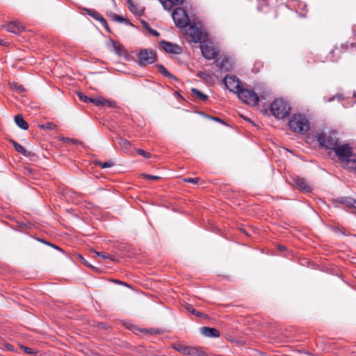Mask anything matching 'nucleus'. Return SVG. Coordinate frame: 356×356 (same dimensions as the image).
Returning a JSON list of instances; mask_svg holds the SVG:
<instances>
[{
    "label": "nucleus",
    "mask_w": 356,
    "mask_h": 356,
    "mask_svg": "<svg viewBox=\"0 0 356 356\" xmlns=\"http://www.w3.org/2000/svg\"><path fill=\"white\" fill-rule=\"evenodd\" d=\"M161 47L168 54H180L182 52V48L174 43L167 41L160 42Z\"/></svg>",
    "instance_id": "nucleus-11"
},
{
    "label": "nucleus",
    "mask_w": 356,
    "mask_h": 356,
    "mask_svg": "<svg viewBox=\"0 0 356 356\" xmlns=\"http://www.w3.org/2000/svg\"><path fill=\"white\" fill-rule=\"evenodd\" d=\"M280 249H281V250H284V247H280Z\"/></svg>",
    "instance_id": "nucleus-50"
},
{
    "label": "nucleus",
    "mask_w": 356,
    "mask_h": 356,
    "mask_svg": "<svg viewBox=\"0 0 356 356\" xmlns=\"http://www.w3.org/2000/svg\"><path fill=\"white\" fill-rule=\"evenodd\" d=\"M98 19L100 21V22L102 23V24L104 26H105L106 28H107L108 24H107V22H106V19H105L104 17H101L100 18H98Z\"/></svg>",
    "instance_id": "nucleus-38"
},
{
    "label": "nucleus",
    "mask_w": 356,
    "mask_h": 356,
    "mask_svg": "<svg viewBox=\"0 0 356 356\" xmlns=\"http://www.w3.org/2000/svg\"><path fill=\"white\" fill-rule=\"evenodd\" d=\"M185 28L186 34L190 38V40L193 42H200L203 36L202 31L195 26V24H188Z\"/></svg>",
    "instance_id": "nucleus-8"
},
{
    "label": "nucleus",
    "mask_w": 356,
    "mask_h": 356,
    "mask_svg": "<svg viewBox=\"0 0 356 356\" xmlns=\"http://www.w3.org/2000/svg\"><path fill=\"white\" fill-rule=\"evenodd\" d=\"M291 111L289 104L282 99H276L270 105V112L278 119L287 116Z\"/></svg>",
    "instance_id": "nucleus-3"
},
{
    "label": "nucleus",
    "mask_w": 356,
    "mask_h": 356,
    "mask_svg": "<svg viewBox=\"0 0 356 356\" xmlns=\"http://www.w3.org/2000/svg\"><path fill=\"white\" fill-rule=\"evenodd\" d=\"M0 44L2 45H6L7 42H5L3 40L0 39Z\"/></svg>",
    "instance_id": "nucleus-42"
},
{
    "label": "nucleus",
    "mask_w": 356,
    "mask_h": 356,
    "mask_svg": "<svg viewBox=\"0 0 356 356\" xmlns=\"http://www.w3.org/2000/svg\"><path fill=\"white\" fill-rule=\"evenodd\" d=\"M200 49L202 56L207 60L214 59L218 56V51L211 44L202 42Z\"/></svg>",
    "instance_id": "nucleus-10"
},
{
    "label": "nucleus",
    "mask_w": 356,
    "mask_h": 356,
    "mask_svg": "<svg viewBox=\"0 0 356 356\" xmlns=\"http://www.w3.org/2000/svg\"><path fill=\"white\" fill-rule=\"evenodd\" d=\"M293 184L299 190L309 193L312 191V187L307 183V181L301 177H296L293 179Z\"/></svg>",
    "instance_id": "nucleus-13"
},
{
    "label": "nucleus",
    "mask_w": 356,
    "mask_h": 356,
    "mask_svg": "<svg viewBox=\"0 0 356 356\" xmlns=\"http://www.w3.org/2000/svg\"><path fill=\"white\" fill-rule=\"evenodd\" d=\"M13 145H14L15 149L19 153L22 154V155H24L25 156H28L30 155V152L29 151H27L23 146H22L19 143L14 141Z\"/></svg>",
    "instance_id": "nucleus-18"
},
{
    "label": "nucleus",
    "mask_w": 356,
    "mask_h": 356,
    "mask_svg": "<svg viewBox=\"0 0 356 356\" xmlns=\"http://www.w3.org/2000/svg\"><path fill=\"white\" fill-rule=\"evenodd\" d=\"M97 165L101 166L102 168H107L112 167L113 165V163L112 161H106V162H104V163L98 162Z\"/></svg>",
    "instance_id": "nucleus-29"
},
{
    "label": "nucleus",
    "mask_w": 356,
    "mask_h": 356,
    "mask_svg": "<svg viewBox=\"0 0 356 356\" xmlns=\"http://www.w3.org/2000/svg\"><path fill=\"white\" fill-rule=\"evenodd\" d=\"M289 126L293 131L304 134L309 131L310 122L302 115H293L289 121Z\"/></svg>",
    "instance_id": "nucleus-2"
},
{
    "label": "nucleus",
    "mask_w": 356,
    "mask_h": 356,
    "mask_svg": "<svg viewBox=\"0 0 356 356\" xmlns=\"http://www.w3.org/2000/svg\"><path fill=\"white\" fill-rule=\"evenodd\" d=\"M85 264H86V266H89V267H91V265L87 264V262H85Z\"/></svg>",
    "instance_id": "nucleus-46"
},
{
    "label": "nucleus",
    "mask_w": 356,
    "mask_h": 356,
    "mask_svg": "<svg viewBox=\"0 0 356 356\" xmlns=\"http://www.w3.org/2000/svg\"><path fill=\"white\" fill-rule=\"evenodd\" d=\"M94 253L98 256V257H100L101 258H102L103 259H111V256L108 254H106L104 252H97V251H94Z\"/></svg>",
    "instance_id": "nucleus-25"
},
{
    "label": "nucleus",
    "mask_w": 356,
    "mask_h": 356,
    "mask_svg": "<svg viewBox=\"0 0 356 356\" xmlns=\"http://www.w3.org/2000/svg\"><path fill=\"white\" fill-rule=\"evenodd\" d=\"M184 181L185 182H188V183H191V184H196L198 183V181H200V178L199 177H194V178H185L184 179Z\"/></svg>",
    "instance_id": "nucleus-30"
},
{
    "label": "nucleus",
    "mask_w": 356,
    "mask_h": 356,
    "mask_svg": "<svg viewBox=\"0 0 356 356\" xmlns=\"http://www.w3.org/2000/svg\"><path fill=\"white\" fill-rule=\"evenodd\" d=\"M149 33H151L154 36H158L159 35V32L156 30L149 29Z\"/></svg>",
    "instance_id": "nucleus-39"
},
{
    "label": "nucleus",
    "mask_w": 356,
    "mask_h": 356,
    "mask_svg": "<svg viewBox=\"0 0 356 356\" xmlns=\"http://www.w3.org/2000/svg\"><path fill=\"white\" fill-rule=\"evenodd\" d=\"M224 83L229 91L234 92L237 95L238 91L242 88V87L240 86L239 80L232 75H227L224 79Z\"/></svg>",
    "instance_id": "nucleus-9"
},
{
    "label": "nucleus",
    "mask_w": 356,
    "mask_h": 356,
    "mask_svg": "<svg viewBox=\"0 0 356 356\" xmlns=\"http://www.w3.org/2000/svg\"><path fill=\"white\" fill-rule=\"evenodd\" d=\"M348 207L353 208L356 211V200L352 198H346L343 202Z\"/></svg>",
    "instance_id": "nucleus-22"
},
{
    "label": "nucleus",
    "mask_w": 356,
    "mask_h": 356,
    "mask_svg": "<svg viewBox=\"0 0 356 356\" xmlns=\"http://www.w3.org/2000/svg\"><path fill=\"white\" fill-rule=\"evenodd\" d=\"M189 312L195 314L196 316H200V313L199 312H196L194 309H192L191 310H190L189 309H188Z\"/></svg>",
    "instance_id": "nucleus-41"
},
{
    "label": "nucleus",
    "mask_w": 356,
    "mask_h": 356,
    "mask_svg": "<svg viewBox=\"0 0 356 356\" xmlns=\"http://www.w3.org/2000/svg\"><path fill=\"white\" fill-rule=\"evenodd\" d=\"M185 353L191 356H205L206 354L200 348L187 346L184 348Z\"/></svg>",
    "instance_id": "nucleus-15"
},
{
    "label": "nucleus",
    "mask_w": 356,
    "mask_h": 356,
    "mask_svg": "<svg viewBox=\"0 0 356 356\" xmlns=\"http://www.w3.org/2000/svg\"><path fill=\"white\" fill-rule=\"evenodd\" d=\"M172 15L176 26L180 28L187 26L189 17L185 10L181 8H177L172 12Z\"/></svg>",
    "instance_id": "nucleus-5"
},
{
    "label": "nucleus",
    "mask_w": 356,
    "mask_h": 356,
    "mask_svg": "<svg viewBox=\"0 0 356 356\" xmlns=\"http://www.w3.org/2000/svg\"><path fill=\"white\" fill-rule=\"evenodd\" d=\"M10 86L13 89L17 90L19 92H22L24 90V86L22 85H19L17 83H12Z\"/></svg>",
    "instance_id": "nucleus-27"
},
{
    "label": "nucleus",
    "mask_w": 356,
    "mask_h": 356,
    "mask_svg": "<svg viewBox=\"0 0 356 356\" xmlns=\"http://www.w3.org/2000/svg\"><path fill=\"white\" fill-rule=\"evenodd\" d=\"M204 73H203V72H200V73H199V76H200V77H202H202H204Z\"/></svg>",
    "instance_id": "nucleus-44"
},
{
    "label": "nucleus",
    "mask_w": 356,
    "mask_h": 356,
    "mask_svg": "<svg viewBox=\"0 0 356 356\" xmlns=\"http://www.w3.org/2000/svg\"><path fill=\"white\" fill-rule=\"evenodd\" d=\"M334 150L339 159L343 162V165L347 167L348 161L354 155L352 154V147L348 144L341 145L338 144Z\"/></svg>",
    "instance_id": "nucleus-4"
},
{
    "label": "nucleus",
    "mask_w": 356,
    "mask_h": 356,
    "mask_svg": "<svg viewBox=\"0 0 356 356\" xmlns=\"http://www.w3.org/2000/svg\"><path fill=\"white\" fill-rule=\"evenodd\" d=\"M111 16L113 20L117 22H122L124 20L123 17L120 16L115 13H113Z\"/></svg>",
    "instance_id": "nucleus-32"
},
{
    "label": "nucleus",
    "mask_w": 356,
    "mask_h": 356,
    "mask_svg": "<svg viewBox=\"0 0 356 356\" xmlns=\"http://www.w3.org/2000/svg\"><path fill=\"white\" fill-rule=\"evenodd\" d=\"M159 72L166 77H172V75L166 70V68L162 65L158 66Z\"/></svg>",
    "instance_id": "nucleus-23"
},
{
    "label": "nucleus",
    "mask_w": 356,
    "mask_h": 356,
    "mask_svg": "<svg viewBox=\"0 0 356 356\" xmlns=\"http://www.w3.org/2000/svg\"><path fill=\"white\" fill-rule=\"evenodd\" d=\"M214 120H215L216 121H218V122H222V120L221 119L218 118H214Z\"/></svg>",
    "instance_id": "nucleus-43"
},
{
    "label": "nucleus",
    "mask_w": 356,
    "mask_h": 356,
    "mask_svg": "<svg viewBox=\"0 0 356 356\" xmlns=\"http://www.w3.org/2000/svg\"><path fill=\"white\" fill-rule=\"evenodd\" d=\"M55 125L52 123H47V124L42 126V127L48 129H53Z\"/></svg>",
    "instance_id": "nucleus-37"
},
{
    "label": "nucleus",
    "mask_w": 356,
    "mask_h": 356,
    "mask_svg": "<svg viewBox=\"0 0 356 356\" xmlns=\"http://www.w3.org/2000/svg\"><path fill=\"white\" fill-rule=\"evenodd\" d=\"M137 152L142 156L145 157V158H150L151 157V154L148 152H146L142 149H137Z\"/></svg>",
    "instance_id": "nucleus-28"
},
{
    "label": "nucleus",
    "mask_w": 356,
    "mask_h": 356,
    "mask_svg": "<svg viewBox=\"0 0 356 356\" xmlns=\"http://www.w3.org/2000/svg\"><path fill=\"white\" fill-rule=\"evenodd\" d=\"M106 100L104 99H92V103L96 105H104L106 103Z\"/></svg>",
    "instance_id": "nucleus-34"
},
{
    "label": "nucleus",
    "mask_w": 356,
    "mask_h": 356,
    "mask_svg": "<svg viewBox=\"0 0 356 356\" xmlns=\"http://www.w3.org/2000/svg\"><path fill=\"white\" fill-rule=\"evenodd\" d=\"M139 63L142 65L153 63L156 59V53L152 50L143 49L137 54Z\"/></svg>",
    "instance_id": "nucleus-7"
},
{
    "label": "nucleus",
    "mask_w": 356,
    "mask_h": 356,
    "mask_svg": "<svg viewBox=\"0 0 356 356\" xmlns=\"http://www.w3.org/2000/svg\"><path fill=\"white\" fill-rule=\"evenodd\" d=\"M85 264H86V266H89V267H91V265L87 264V262H85Z\"/></svg>",
    "instance_id": "nucleus-47"
},
{
    "label": "nucleus",
    "mask_w": 356,
    "mask_h": 356,
    "mask_svg": "<svg viewBox=\"0 0 356 356\" xmlns=\"http://www.w3.org/2000/svg\"><path fill=\"white\" fill-rule=\"evenodd\" d=\"M120 146L124 149H127L128 147L129 146V143L128 140H127L126 139H122L121 138L120 139Z\"/></svg>",
    "instance_id": "nucleus-36"
},
{
    "label": "nucleus",
    "mask_w": 356,
    "mask_h": 356,
    "mask_svg": "<svg viewBox=\"0 0 356 356\" xmlns=\"http://www.w3.org/2000/svg\"><path fill=\"white\" fill-rule=\"evenodd\" d=\"M15 122L16 124L24 130H26L29 128L28 123L24 120L22 115H17L15 117Z\"/></svg>",
    "instance_id": "nucleus-17"
},
{
    "label": "nucleus",
    "mask_w": 356,
    "mask_h": 356,
    "mask_svg": "<svg viewBox=\"0 0 356 356\" xmlns=\"http://www.w3.org/2000/svg\"><path fill=\"white\" fill-rule=\"evenodd\" d=\"M85 264H86V266H89V267H91V265L87 264V262H85Z\"/></svg>",
    "instance_id": "nucleus-48"
},
{
    "label": "nucleus",
    "mask_w": 356,
    "mask_h": 356,
    "mask_svg": "<svg viewBox=\"0 0 356 356\" xmlns=\"http://www.w3.org/2000/svg\"><path fill=\"white\" fill-rule=\"evenodd\" d=\"M192 93L197 98H199L202 101H206L208 99V96L207 95L203 94L197 88H193L191 89Z\"/></svg>",
    "instance_id": "nucleus-19"
},
{
    "label": "nucleus",
    "mask_w": 356,
    "mask_h": 356,
    "mask_svg": "<svg viewBox=\"0 0 356 356\" xmlns=\"http://www.w3.org/2000/svg\"><path fill=\"white\" fill-rule=\"evenodd\" d=\"M127 3L130 11H131L133 13H137V8L136 6L134 4L133 0H127Z\"/></svg>",
    "instance_id": "nucleus-24"
},
{
    "label": "nucleus",
    "mask_w": 356,
    "mask_h": 356,
    "mask_svg": "<svg viewBox=\"0 0 356 356\" xmlns=\"http://www.w3.org/2000/svg\"><path fill=\"white\" fill-rule=\"evenodd\" d=\"M200 333L206 337H218L220 335L218 330L210 327H201Z\"/></svg>",
    "instance_id": "nucleus-14"
},
{
    "label": "nucleus",
    "mask_w": 356,
    "mask_h": 356,
    "mask_svg": "<svg viewBox=\"0 0 356 356\" xmlns=\"http://www.w3.org/2000/svg\"><path fill=\"white\" fill-rule=\"evenodd\" d=\"M353 46L356 49V42L353 44Z\"/></svg>",
    "instance_id": "nucleus-49"
},
{
    "label": "nucleus",
    "mask_w": 356,
    "mask_h": 356,
    "mask_svg": "<svg viewBox=\"0 0 356 356\" xmlns=\"http://www.w3.org/2000/svg\"><path fill=\"white\" fill-rule=\"evenodd\" d=\"M112 45L116 54L122 56L124 54L122 47L120 44H117L114 41H112Z\"/></svg>",
    "instance_id": "nucleus-21"
},
{
    "label": "nucleus",
    "mask_w": 356,
    "mask_h": 356,
    "mask_svg": "<svg viewBox=\"0 0 356 356\" xmlns=\"http://www.w3.org/2000/svg\"><path fill=\"white\" fill-rule=\"evenodd\" d=\"M77 96L79 97L80 100H81L84 102H92V99L88 97L82 92H78Z\"/></svg>",
    "instance_id": "nucleus-26"
},
{
    "label": "nucleus",
    "mask_w": 356,
    "mask_h": 356,
    "mask_svg": "<svg viewBox=\"0 0 356 356\" xmlns=\"http://www.w3.org/2000/svg\"><path fill=\"white\" fill-rule=\"evenodd\" d=\"M255 90L258 92L242 88L238 92V97L245 104L252 106H256L259 102V97L261 99H266L269 92L266 88L262 91H260L257 88H255Z\"/></svg>",
    "instance_id": "nucleus-1"
},
{
    "label": "nucleus",
    "mask_w": 356,
    "mask_h": 356,
    "mask_svg": "<svg viewBox=\"0 0 356 356\" xmlns=\"http://www.w3.org/2000/svg\"><path fill=\"white\" fill-rule=\"evenodd\" d=\"M142 176L145 179H150V180H159L160 179V177H159V176H154V175H146V174H143Z\"/></svg>",
    "instance_id": "nucleus-35"
},
{
    "label": "nucleus",
    "mask_w": 356,
    "mask_h": 356,
    "mask_svg": "<svg viewBox=\"0 0 356 356\" xmlns=\"http://www.w3.org/2000/svg\"><path fill=\"white\" fill-rule=\"evenodd\" d=\"M334 50H331V51H330V54L332 55V56L329 58V60H330V61H336L337 60V59H334L332 56V54H334Z\"/></svg>",
    "instance_id": "nucleus-40"
},
{
    "label": "nucleus",
    "mask_w": 356,
    "mask_h": 356,
    "mask_svg": "<svg viewBox=\"0 0 356 356\" xmlns=\"http://www.w3.org/2000/svg\"><path fill=\"white\" fill-rule=\"evenodd\" d=\"M63 141L68 144H78L79 143V141L76 139L70 138H65L63 139Z\"/></svg>",
    "instance_id": "nucleus-33"
},
{
    "label": "nucleus",
    "mask_w": 356,
    "mask_h": 356,
    "mask_svg": "<svg viewBox=\"0 0 356 356\" xmlns=\"http://www.w3.org/2000/svg\"><path fill=\"white\" fill-rule=\"evenodd\" d=\"M8 32L12 33L15 35H19L21 32L24 31V27L18 21L8 22L3 26Z\"/></svg>",
    "instance_id": "nucleus-12"
},
{
    "label": "nucleus",
    "mask_w": 356,
    "mask_h": 356,
    "mask_svg": "<svg viewBox=\"0 0 356 356\" xmlns=\"http://www.w3.org/2000/svg\"><path fill=\"white\" fill-rule=\"evenodd\" d=\"M20 348L26 354L32 355V354L35 353V351H34V350L33 348H29V347H26V346H21Z\"/></svg>",
    "instance_id": "nucleus-31"
},
{
    "label": "nucleus",
    "mask_w": 356,
    "mask_h": 356,
    "mask_svg": "<svg viewBox=\"0 0 356 356\" xmlns=\"http://www.w3.org/2000/svg\"><path fill=\"white\" fill-rule=\"evenodd\" d=\"M165 10H170L175 5L181 4L184 0H159Z\"/></svg>",
    "instance_id": "nucleus-16"
},
{
    "label": "nucleus",
    "mask_w": 356,
    "mask_h": 356,
    "mask_svg": "<svg viewBox=\"0 0 356 356\" xmlns=\"http://www.w3.org/2000/svg\"><path fill=\"white\" fill-rule=\"evenodd\" d=\"M85 264H86V266H89V267H91V265L87 264V262H85Z\"/></svg>",
    "instance_id": "nucleus-45"
},
{
    "label": "nucleus",
    "mask_w": 356,
    "mask_h": 356,
    "mask_svg": "<svg viewBox=\"0 0 356 356\" xmlns=\"http://www.w3.org/2000/svg\"><path fill=\"white\" fill-rule=\"evenodd\" d=\"M319 143L325 147L334 149L338 145V139L334 134H320L317 136Z\"/></svg>",
    "instance_id": "nucleus-6"
},
{
    "label": "nucleus",
    "mask_w": 356,
    "mask_h": 356,
    "mask_svg": "<svg viewBox=\"0 0 356 356\" xmlns=\"http://www.w3.org/2000/svg\"><path fill=\"white\" fill-rule=\"evenodd\" d=\"M347 168L356 170V154L352 156L350 159L348 161Z\"/></svg>",
    "instance_id": "nucleus-20"
}]
</instances>
